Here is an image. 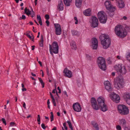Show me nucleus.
<instances>
[{"mask_svg":"<svg viewBox=\"0 0 130 130\" xmlns=\"http://www.w3.org/2000/svg\"><path fill=\"white\" fill-rule=\"evenodd\" d=\"M118 3L119 8H122L124 7L125 5L124 4L122 0H119L118 2Z\"/></svg>","mask_w":130,"mask_h":130,"instance_id":"obj_24","label":"nucleus"},{"mask_svg":"<svg viewBox=\"0 0 130 130\" xmlns=\"http://www.w3.org/2000/svg\"><path fill=\"white\" fill-rule=\"evenodd\" d=\"M51 116H50L51 121H52L54 120V116L53 112H51Z\"/></svg>","mask_w":130,"mask_h":130,"instance_id":"obj_36","label":"nucleus"},{"mask_svg":"<svg viewBox=\"0 0 130 130\" xmlns=\"http://www.w3.org/2000/svg\"><path fill=\"white\" fill-rule=\"evenodd\" d=\"M98 46V41H92L90 45L91 48L93 50H96Z\"/></svg>","mask_w":130,"mask_h":130,"instance_id":"obj_19","label":"nucleus"},{"mask_svg":"<svg viewBox=\"0 0 130 130\" xmlns=\"http://www.w3.org/2000/svg\"><path fill=\"white\" fill-rule=\"evenodd\" d=\"M70 45L72 49L75 50L77 48L76 43L74 41H71L70 42Z\"/></svg>","mask_w":130,"mask_h":130,"instance_id":"obj_23","label":"nucleus"},{"mask_svg":"<svg viewBox=\"0 0 130 130\" xmlns=\"http://www.w3.org/2000/svg\"><path fill=\"white\" fill-rule=\"evenodd\" d=\"M38 63H39V64H40V66H42V63L40 61H38Z\"/></svg>","mask_w":130,"mask_h":130,"instance_id":"obj_62","label":"nucleus"},{"mask_svg":"<svg viewBox=\"0 0 130 130\" xmlns=\"http://www.w3.org/2000/svg\"><path fill=\"white\" fill-rule=\"evenodd\" d=\"M120 124L122 126H124L126 124V122L125 120L124 119H122L119 121Z\"/></svg>","mask_w":130,"mask_h":130,"instance_id":"obj_29","label":"nucleus"},{"mask_svg":"<svg viewBox=\"0 0 130 130\" xmlns=\"http://www.w3.org/2000/svg\"><path fill=\"white\" fill-rule=\"evenodd\" d=\"M50 95H51V97L52 99L54 98V97H53V95L52 94V93L51 92H50Z\"/></svg>","mask_w":130,"mask_h":130,"instance_id":"obj_53","label":"nucleus"},{"mask_svg":"<svg viewBox=\"0 0 130 130\" xmlns=\"http://www.w3.org/2000/svg\"><path fill=\"white\" fill-rule=\"evenodd\" d=\"M123 18L124 19V20H126L127 19V18L125 16H124L123 17Z\"/></svg>","mask_w":130,"mask_h":130,"instance_id":"obj_63","label":"nucleus"},{"mask_svg":"<svg viewBox=\"0 0 130 130\" xmlns=\"http://www.w3.org/2000/svg\"><path fill=\"white\" fill-rule=\"evenodd\" d=\"M37 121L38 122H40V116L39 115H38V117H37Z\"/></svg>","mask_w":130,"mask_h":130,"instance_id":"obj_49","label":"nucleus"},{"mask_svg":"<svg viewBox=\"0 0 130 130\" xmlns=\"http://www.w3.org/2000/svg\"><path fill=\"white\" fill-rule=\"evenodd\" d=\"M31 10H32V12H31V15L30 16L31 17L33 18V17H34V16L35 15V12L33 11L32 9L31 8Z\"/></svg>","mask_w":130,"mask_h":130,"instance_id":"obj_37","label":"nucleus"},{"mask_svg":"<svg viewBox=\"0 0 130 130\" xmlns=\"http://www.w3.org/2000/svg\"><path fill=\"white\" fill-rule=\"evenodd\" d=\"M99 106H100L105 103L104 99L103 98L99 97L97 99Z\"/></svg>","mask_w":130,"mask_h":130,"instance_id":"obj_21","label":"nucleus"},{"mask_svg":"<svg viewBox=\"0 0 130 130\" xmlns=\"http://www.w3.org/2000/svg\"><path fill=\"white\" fill-rule=\"evenodd\" d=\"M26 35L29 38L30 40H32V41H33L34 38V37L33 35H32V36H31L29 34H26Z\"/></svg>","mask_w":130,"mask_h":130,"instance_id":"obj_34","label":"nucleus"},{"mask_svg":"<svg viewBox=\"0 0 130 130\" xmlns=\"http://www.w3.org/2000/svg\"><path fill=\"white\" fill-rule=\"evenodd\" d=\"M100 41H110L111 39L109 36L105 34H102L99 37Z\"/></svg>","mask_w":130,"mask_h":130,"instance_id":"obj_16","label":"nucleus"},{"mask_svg":"<svg viewBox=\"0 0 130 130\" xmlns=\"http://www.w3.org/2000/svg\"><path fill=\"white\" fill-rule=\"evenodd\" d=\"M97 62L99 68L103 71L106 69V66L105 59L102 57H99L98 59Z\"/></svg>","mask_w":130,"mask_h":130,"instance_id":"obj_3","label":"nucleus"},{"mask_svg":"<svg viewBox=\"0 0 130 130\" xmlns=\"http://www.w3.org/2000/svg\"><path fill=\"white\" fill-rule=\"evenodd\" d=\"M16 125L15 123L14 122H11L10 123V126H15Z\"/></svg>","mask_w":130,"mask_h":130,"instance_id":"obj_44","label":"nucleus"},{"mask_svg":"<svg viewBox=\"0 0 130 130\" xmlns=\"http://www.w3.org/2000/svg\"><path fill=\"white\" fill-rule=\"evenodd\" d=\"M72 0H63V2L64 4L67 6L70 5L71 3Z\"/></svg>","mask_w":130,"mask_h":130,"instance_id":"obj_28","label":"nucleus"},{"mask_svg":"<svg viewBox=\"0 0 130 130\" xmlns=\"http://www.w3.org/2000/svg\"><path fill=\"white\" fill-rule=\"evenodd\" d=\"M101 108V110L103 112H105L108 110V108L105 103L99 106Z\"/></svg>","mask_w":130,"mask_h":130,"instance_id":"obj_22","label":"nucleus"},{"mask_svg":"<svg viewBox=\"0 0 130 130\" xmlns=\"http://www.w3.org/2000/svg\"><path fill=\"white\" fill-rule=\"evenodd\" d=\"M52 101L53 102V103L54 104V106H56V103L55 102V99L54 98H53L52 99Z\"/></svg>","mask_w":130,"mask_h":130,"instance_id":"obj_43","label":"nucleus"},{"mask_svg":"<svg viewBox=\"0 0 130 130\" xmlns=\"http://www.w3.org/2000/svg\"><path fill=\"white\" fill-rule=\"evenodd\" d=\"M104 84L105 88L109 92H111L112 90V87L111 83L108 81H105Z\"/></svg>","mask_w":130,"mask_h":130,"instance_id":"obj_12","label":"nucleus"},{"mask_svg":"<svg viewBox=\"0 0 130 130\" xmlns=\"http://www.w3.org/2000/svg\"><path fill=\"white\" fill-rule=\"evenodd\" d=\"M91 124L96 130H99V129L98 127V125L96 122L93 121H92Z\"/></svg>","mask_w":130,"mask_h":130,"instance_id":"obj_27","label":"nucleus"},{"mask_svg":"<svg viewBox=\"0 0 130 130\" xmlns=\"http://www.w3.org/2000/svg\"><path fill=\"white\" fill-rule=\"evenodd\" d=\"M25 19H26L25 16L24 15H23L22 16V17H20V18L19 19L20 20H21L22 19L24 20Z\"/></svg>","mask_w":130,"mask_h":130,"instance_id":"obj_40","label":"nucleus"},{"mask_svg":"<svg viewBox=\"0 0 130 130\" xmlns=\"http://www.w3.org/2000/svg\"><path fill=\"white\" fill-rule=\"evenodd\" d=\"M45 17L47 20H48L50 18L49 15L48 14L45 15Z\"/></svg>","mask_w":130,"mask_h":130,"instance_id":"obj_47","label":"nucleus"},{"mask_svg":"<svg viewBox=\"0 0 130 130\" xmlns=\"http://www.w3.org/2000/svg\"><path fill=\"white\" fill-rule=\"evenodd\" d=\"M50 51L51 54H52L53 53L54 54H57L58 53L59 46L57 43L54 41L52 43V46L49 44Z\"/></svg>","mask_w":130,"mask_h":130,"instance_id":"obj_4","label":"nucleus"},{"mask_svg":"<svg viewBox=\"0 0 130 130\" xmlns=\"http://www.w3.org/2000/svg\"><path fill=\"white\" fill-rule=\"evenodd\" d=\"M114 68L118 74L120 75L125 74L127 72L125 67L121 63L115 65Z\"/></svg>","mask_w":130,"mask_h":130,"instance_id":"obj_2","label":"nucleus"},{"mask_svg":"<svg viewBox=\"0 0 130 130\" xmlns=\"http://www.w3.org/2000/svg\"><path fill=\"white\" fill-rule=\"evenodd\" d=\"M39 22L40 25H42V20L41 21H39Z\"/></svg>","mask_w":130,"mask_h":130,"instance_id":"obj_61","label":"nucleus"},{"mask_svg":"<svg viewBox=\"0 0 130 130\" xmlns=\"http://www.w3.org/2000/svg\"><path fill=\"white\" fill-rule=\"evenodd\" d=\"M2 121L3 123L5 125L6 124V120L4 118H2Z\"/></svg>","mask_w":130,"mask_h":130,"instance_id":"obj_48","label":"nucleus"},{"mask_svg":"<svg viewBox=\"0 0 130 130\" xmlns=\"http://www.w3.org/2000/svg\"><path fill=\"white\" fill-rule=\"evenodd\" d=\"M118 112L121 115H126L129 113L128 108L125 105H119L118 106Z\"/></svg>","mask_w":130,"mask_h":130,"instance_id":"obj_5","label":"nucleus"},{"mask_svg":"<svg viewBox=\"0 0 130 130\" xmlns=\"http://www.w3.org/2000/svg\"><path fill=\"white\" fill-rule=\"evenodd\" d=\"M58 9L59 10H62L63 9V5L62 0H59L58 6Z\"/></svg>","mask_w":130,"mask_h":130,"instance_id":"obj_20","label":"nucleus"},{"mask_svg":"<svg viewBox=\"0 0 130 130\" xmlns=\"http://www.w3.org/2000/svg\"><path fill=\"white\" fill-rule=\"evenodd\" d=\"M110 97L111 99L114 102L118 103L120 101V98L119 95L113 92L110 94Z\"/></svg>","mask_w":130,"mask_h":130,"instance_id":"obj_9","label":"nucleus"},{"mask_svg":"<svg viewBox=\"0 0 130 130\" xmlns=\"http://www.w3.org/2000/svg\"><path fill=\"white\" fill-rule=\"evenodd\" d=\"M123 97L127 103L130 105V93H124Z\"/></svg>","mask_w":130,"mask_h":130,"instance_id":"obj_17","label":"nucleus"},{"mask_svg":"<svg viewBox=\"0 0 130 130\" xmlns=\"http://www.w3.org/2000/svg\"><path fill=\"white\" fill-rule=\"evenodd\" d=\"M124 130H130V127H125V128Z\"/></svg>","mask_w":130,"mask_h":130,"instance_id":"obj_54","label":"nucleus"},{"mask_svg":"<svg viewBox=\"0 0 130 130\" xmlns=\"http://www.w3.org/2000/svg\"><path fill=\"white\" fill-rule=\"evenodd\" d=\"M54 25L55 28V34L57 35H60L62 32V29L60 25L58 24H55Z\"/></svg>","mask_w":130,"mask_h":130,"instance_id":"obj_13","label":"nucleus"},{"mask_svg":"<svg viewBox=\"0 0 130 130\" xmlns=\"http://www.w3.org/2000/svg\"><path fill=\"white\" fill-rule=\"evenodd\" d=\"M42 127L44 129H45L46 128L44 124L42 123L41 125Z\"/></svg>","mask_w":130,"mask_h":130,"instance_id":"obj_50","label":"nucleus"},{"mask_svg":"<svg viewBox=\"0 0 130 130\" xmlns=\"http://www.w3.org/2000/svg\"><path fill=\"white\" fill-rule=\"evenodd\" d=\"M22 90L23 91H26L27 89L26 88H22Z\"/></svg>","mask_w":130,"mask_h":130,"instance_id":"obj_55","label":"nucleus"},{"mask_svg":"<svg viewBox=\"0 0 130 130\" xmlns=\"http://www.w3.org/2000/svg\"><path fill=\"white\" fill-rule=\"evenodd\" d=\"M43 41H40L39 44L40 47H42L43 46Z\"/></svg>","mask_w":130,"mask_h":130,"instance_id":"obj_39","label":"nucleus"},{"mask_svg":"<svg viewBox=\"0 0 130 130\" xmlns=\"http://www.w3.org/2000/svg\"><path fill=\"white\" fill-rule=\"evenodd\" d=\"M98 16L101 23H106L107 18L104 12L102 11L99 12L98 14Z\"/></svg>","mask_w":130,"mask_h":130,"instance_id":"obj_6","label":"nucleus"},{"mask_svg":"<svg viewBox=\"0 0 130 130\" xmlns=\"http://www.w3.org/2000/svg\"><path fill=\"white\" fill-rule=\"evenodd\" d=\"M83 0H75V5L77 7L79 8L81 5Z\"/></svg>","mask_w":130,"mask_h":130,"instance_id":"obj_25","label":"nucleus"},{"mask_svg":"<svg viewBox=\"0 0 130 130\" xmlns=\"http://www.w3.org/2000/svg\"><path fill=\"white\" fill-rule=\"evenodd\" d=\"M57 89L59 90V93H60L61 92V90L59 87H58Z\"/></svg>","mask_w":130,"mask_h":130,"instance_id":"obj_57","label":"nucleus"},{"mask_svg":"<svg viewBox=\"0 0 130 130\" xmlns=\"http://www.w3.org/2000/svg\"><path fill=\"white\" fill-rule=\"evenodd\" d=\"M24 11L25 13L27 15H29L31 14V11H30L28 9H27L26 7L24 9Z\"/></svg>","mask_w":130,"mask_h":130,"instance_id":"obj_31","label":"nucleus"},{"mask_svg":"<svg viewBox=\"0 0 130 130\" xmlns=\"http://www.w3.org/2000/svg\"><path fill=\"white\" fill-rule=\"evenodd\" d=\"M105 5L106 9L109 11L111 12H114L115 11V7H112L111 4V2L110 1H106L105 3Z\"/></svg>","mask_w":130,"mask_h":130,"instance_id":"obj_10","label":"nucleus"},{"mask_svg":"<svg viewBox=\"0 0 130 130\" xmlns=\"http://www.w3.org/2000/svg\"><path fill=\"white\" fill-rule=\"evenodd\" d=\"M39 79L41 84L42 88H44V83L43 82L42 79L40 78H39Z\"/></svg>","mask_w":130,"mask_h":130,"instance_id":"obj_33","label":"nucleus"},{"mask_svg":"<svg viewBox=\"0 0 130 130\" xmlns=\"http://www.w3.org/2000/svg\"><path fill=\"white\" fill-rule=\"evenodd\" d=\"M124 82L123 79L121 78H119L117 80L115 84V87L118 89L123 88L124 86Z\"/></svg>","mask_w":130,"mask_h":130,"instance_id":"obj_7","label":"nucleus"},{"mask_svg":"<svg viewBox=\"0 0 130 130\" xmlns=\"http://www.w3.org/2000/svg\"><path fill=\"white\" fill-rule=\"evenodd\" d=\"M74 19L76 21L75 22V24H77L78 22L77 18L76 17H74Z\"/></svg>","mask_w":130,"mask_h":130,"instance_id":"obj_46","label":"nucleus"},{"mask_svg":"<svg viewBox=\"0 0 130 130\" xmlns=\"http://www.w3.org/2000/svg\"><path fill=\"white\" fill-rule=\"evenodd\" d=\"M91 41H98V39L94 37L92 39Z\"/></svg>","mask_w":130,"mask_h":130,"instance_id":"obj_52","label":"nucleus"},{"mask_svg":"<svg viewBox=\"0 0 130 130\" xmlns=\"http://www.w3.org/2000/svg\"><path fill=\"white\" fill-rule=\"evenodd\" d=\"M23 107L25 108H26V104L25 102H24L23 105Z\"/></svg>","mask_w":130,"mask_h":130,"instance_id":"obj_56","label":"nucleus"},{"mask_svg":"<svg viewBox=\"0 0 130 130\" xmlns=\"http://www.w3.org/2000/svg\"><path fill=\"white\" fill-rule=\"evenodd\" d=\"M40 41H43V37L42 35H41V39Z\"/></svg>","mask_w":130,"mask_h":130,"instance_id":"obj_58","label":"nucleus"},{"mask_svg":"<svg viewBox=\"0 0 130 130\" xmlns=\"http://www.w3.org/2000/svg\"><path fill=\"white\" fill-rule=\"evenodd\" d=\"M73 108L74 111L77 112H79L81 110V108L79 104L78 103H76L73 105Z\"/></svg>","mask_w":130,"mask_h":130,"instance_id":"obj_14","label":"nucleus"},{"mask_svg":"<svg viewBox=\"0 0 130 130\" xmlns=\"http://www.w3.org/2000/svg\"><path fill=\"white\" fill-rule=\"evenodd\" d=\"M45 119H47L48 121L49 120V118L48 117H47L46 116H44Z\"/></svg>","mask_w":130,"mask_h":130,"instance_id":"obj_64","label":"nucleus"},{"mask_svg":"<svg viewBox=\"0 0 130 130\" xmlns=\"http://www.w3.org/2000/svg\"><path fill=\"white\" fill-rule=\"evenodd\" d=\"M45 23H46L47 24V26H48L49 25V21H48V20H46L45 22Z\"/></svg>","mask_w":130,"mask_h":130,"instance_id":"obj_51","label":"nucleus"},{"mask_svg":"<svg viewBox=\"0 0 130 130\" xmlns=\"http://www.w3.org/2000/svg\"><path fill=\"white\" fill-rule=\"evenodd\" d=\"M63 93L64 94L66 95L67 97L68 96V95L67 94V92L66 91H64L63 92Z\"/></svg>","mask_w":130,"mask_h":130,"instance_id":"obj_59","label":"nucleus"},{"mask_svg":"<svg viewBox=\"0 0 130 130\" xmlns=\"http://www.w3.org/2000/svg\"><path fill=\"white\" fill-rule=\"evenodd\" d=\"M101 43L104 49L108 48L110 45V41H101Z\"/></svg>","mask_w":130,"mask_h":130,"instance_id":"obj_18","label":"nucleus"},{"mask_svg":"<svg viewBox=\"0 0 130 130\" xmlns=\"http://www.w3.org/2000/svg\"><path fill=\"white\" fill-rule=\"evenodd\" d=\"M115 30L116 35L120 37H124L127 34V32L120 25H117L115 27Z\"/></svg>","mask_w":130,"mask_h":130,"instance_id":"obj_1","label":"nucleus"},{"mask_svg":"<svg viewBox=\"0 0 130 130\" xmlns=\"http://www.w3.org/2000/svg\"><path fill=\"white\" fill-rule=\"evenodd\" d=\"M84 14L86 16H89L91 14V10L90 9H87L84 12Z\"/></svg>","mask_w":130,"mask_h":130,"instance_id":"obj_26","label":"nucleus"},{"mask_svg":"<svg viewBox=\"0 0 130 130\" xmlns=\"http://www.w3.org/2000/svg\"><path fill=\"white\" fill-rule=\"evenodd\" d=\"M72 33L73 36H77L79 35V33L78 31L75 30L71 31Z\"/></svg>","mask_w":130,"mask_h":130,"instance_id":"obj_30","label":"nucleus"},{"mask_svg":"<svg viewBox=\"0 0 130 130\" xmlns=\"http://www.w3.org/2000/svg\"><path fill=\"white\" fill-rule=\"evenodd\" d=\"M126 58L127 60L130 63V52L126 55Z\"/></svg>","mask_w":130,"mask_h":130,"instance_id":"obj_32","label":"nucleus"},{"mask_svg":"<svg viewBox=\"0 0 130 130\" xmlns=\"http://www.w3.org/2000/svg\"><path fill=\"white\" fill-rule=\"evenodd\" d=\"M117 130H121V128L119 125H118L116 126Z\"/></svg>","mask_w":130,"mask_h":130,"instance_id":"obj_42","label":"nucleus"},{"mask_svg":"<svg viewBox=\"0 0 130 130\" xmlns=\"http://www.w3.org/2000/svg\"><path fill=\"white\" fill-rule=\"evenodd\" d=\"M67 123L68 124V125L69 127L71 128V130H73V127L72 125V124L71 123V122L69 121H68L67 122Z\"/></svg>","mask_w":130,"mask_h":130,"instance_id":"obj_35","label":"nucleus"},{"mask_svg":"<svg viewBox=\"0 0 130 130\" xmlns=\"http://www.w3.org/2000/svg\"><path fill=\"white\" fill-rule=\"evenodd\" d=\"M37 20L39 21H40L42 20L41 18L40 15H38L37 16Z\"/></svg>","mask_w":130,"mask_h":130,"instance_id":"obj_41","label":"nucleus"},{"mask_svg":"<svg viewBox=\"0 0 130 130\" xmlns=\"http://www.w3.org/2000/svg\"><path fill=\"white\" fill-rule=\"evenodd\" d=\"M117 58L118 59H121V57H120V56L119 55H118L117 56Z\"/></svg>","mask_w":130,"mask_h":130,"instance_id":"obj_60","label":"nucleus"},{"mask_svg":"<svg viewBox=\"0 0 130 130\" xmlns=\"http://www.w3.org/2000/svg\"><path fill=\"white\" fill-rule=\"evenodd\" d=\"M111 12L110 11H109V12H108V14H109V15L110 16V17H112L113 15V13L112 12Z\"/></svg>","mask_w":130,"mask_h":130,"instance_id":"obj_38","label":"nucleus"},{"mask_svg":"<svg viewBox=\"0 0 130 130\" xmlns=\"http://www.w3.org/2000/svg\"><path fill=\"white\" fill-rule=\"evenodd\" d=\"M91 106L94 110H97L99 109V107L95 99L94 98H92L91 101Z\"/></svg>","mask_w":130,"mask_h":130,"instance_id":"obj_11","label":"nucleus"},{"mask_svg":"<svg viewBox=\"0 0 130 130\" xmlns=\"http://www.w3.org/2000/svg\"><path fill=\"white\" fill-rule=\"evenodd\" d=\"M89 22L91 23V26L93 28L97 27L98 25V20L94 16L92 17L90 19Z\"/></svg>","mask_w":130,"mask_h":130,"instance_id":"obj_8","label":"nucleus"},{"mask_svg":"<svg viewBox=\"0 0 130 130\" xmlns=\"http://www.w3.org/2000/svg\"><path fill=\"white\" fill-rule=\"evenodd\" d=\"M55 92H56L57 95H58L56 91V86H55V89L53 90L52 92L53 93H55Z\"/></svg>","mask_w":130,"mask_h":130,"instance_id":"obj_45","label":"nucleus"},{"mask_svg":"<svg viewBox=\"0 0 130 130\" xmlns=\"http://www.w3.org/2000/svg\"><path fill=\"white\" fill-rule=\"evenodd\" d=\"M63 73H64V76L66 77L70 78L72 76V72L67 68L64 69L63 71Z\"/></svg>","mask_w":130,"mask_h":130,"instance_id":"obj_15","label":"nucleus"}]
</instances>
